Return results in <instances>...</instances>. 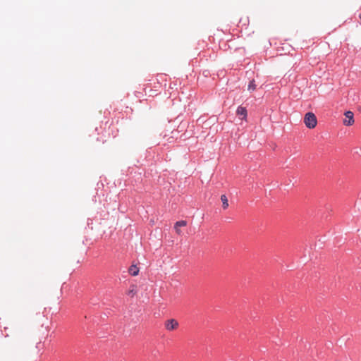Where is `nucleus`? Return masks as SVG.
<instances>
[{"label":"nucleus","instance_id":"1","mask_svg":"<svg viewBox=\"0 0 361 361\" xmlns=\"http://www.w3.org/2000/svg\"><path fill=\"white\" fill-rule=\"evenodd\" d=\"M304 122L308 128L312 129L317 125V118L313 113L307 112L305 116Z\"/></svg>","mask_w":361,"mask_h":361},{"label":"nucleus","instance_id":"2","mask_svg":"<svg viewBox=\"0 0 361 361\" xmlns=\"http://www.w3.org/2000/svg\"><path fill=\"white\" fill-rule=\"evenodd\" d=\"M345 118L343 120V124L346 126H352L354 123V114L351 111H347L344 114Z\"/></svg>","mask_w":361,"mask_h":361},{"label":"nucleus","instance_id":"3","mask_svg":"<svg viewBox=\"0 0 361 361\" xmlns=\"http://www.w3.org/2000/svg\"><path fill=\"white\" fill-rule=\"evenodd\" d=\"M178 326V322L174 319H170L166 321L165 327L168 331L176 329Z\"/></svg>","mask_w":361,"mask_h":361},{"label":"nucleus","instance_id":"4","mask_svg":"<svg viewBox=\"0 0 361 361\" xmlns=\"http://www.w3.org/2000/svg\"><path fill=\"white\" fill-rule=\"evenodd\" d=\"M236 114L238 116H242L240 118L244 119L247 116V109L245 107L239 106L237 109Z\"/></svg>","mask_w":361,"mask_h":361},{"label":"nucleus","instance_id":"5","mask_svg":"<svg viewBox=\"0 0 361 361\" xmlns=\"http://www.w3.org/2000/svg\"><path fill=\"white\" fill-rule=\"evenodd\" d=\"M129 273L130 275L132 276H137L139 273V269L137 267V266L135 265H132L130 268H129Z\"/></svg>","mask_w":361,"mask_h":361},{"label":"nucleus","instance_id":"6","mask_svg":"<svg viewBox=\"0 0 361 361\" xmlns=\"http://www.w3.org/2000/svg\"><path fill=\"white\" fill-rule=\"evenodd\" d=\"M221 200L222 202L223 208L226 209L228 207V202L226 196L225 195H222L221 196Z\"/></svg>","mask_w":361,"mask_h":361},{"label":"nucleus","instance_id":"7","mask_svg":"<svg viewBox=\"0 0 361 361\" xmlns=\"http://www.w3.org/2000/svg\"><path fill=\"white\" fill-rule=\"evenodd\" d=\"M256 87H257V85L255 84V81L254 80H252L250 81V82L248 84L247 90L250 92H252L256 90Z\"/></svg>","mask_w":361,"mask_h":361},{"label":"nucleus","instance_id":"8","mask_svg":"<svg viewBox=\"0 0 361 361\" xmlns=\"http://www.w3.org/2000/svg\"><path fill=\"white\" fill-rule=\"evenodd\" d=\"M186 224H187L186 221L181 220V221H176L175 224V226H174V228L177 229L178 227L185 226Z\"/></svg>","mask_w":361,"mask_h":361},{"label":"nucleus","instance_id":"9","mask_svg":"<svg viewBox=\"0 0 361 361\" xmlns=\"http://www.w3.org/2000/svg\"><path fill=\"white\" fill-rule=\"evenodd\" d=\"M180 227H178L177 229H176V232L180 234V230L179 228Z\"/></svg>","mask_w":361,"mask_h":361},{"label":"nucleus","instance_id":"10","mask_svg":"<svg viewBox=\"0 0 361 361\" xmlns=\"http://www.w3.org/2000/svg\"><path fill=\"white\" fill-rule=\"evenodd\" d=\"M359 17H360V20H361V13L360 14Z\"/></svg>","mask_w":361,"mask_h":361}]
</instances>
